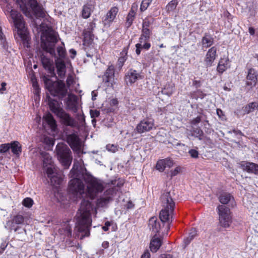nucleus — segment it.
<instances>
[{"instance_id":"obj_15","label":"nucleus","mask_w":258,"mask_h":258,"mask_svg":"<svg viewBox=\"0 0 258 258\" xmlns=\"http://www.w3.org/2000/svg\"><path fill=\"white\" fill-rule=\"evenodd\" d=\"M60 118L61 123L67 126L75 127L77 125L76 121L63 110L57 116Z\"/></svg>"},{"instance_id":"obj_43","label":"nucleus","mask_w":258,"mask_h":258,"mask_svg":"<svg viewBox=\"0 0 258 258\" xmlns=\"http://www.w3.org/2000/svg\"><path fill=\"white\" fill-rule=\"evenodd\" d=\"M135 14L136 13L133 10V8H132V10L130 12V13H128L127 17H126V25H127V26L128 27H130L132 24V22L134 20V18L135 16Z\"/></svg>"},{"instance_id":"obj_7","label":"nucleus","mask_w":258,"mask_h":258,"mask_svg":"<svg viewBox=\"0 0 258 258\" xmlns=\"http://www.w3.org/2000/svg\"><path fill=\"white\" fill-rule=\"evenodd\" d=\"M57 158L64 168L68 169L72 160L71 151L68 146L64 143H58L55 148Z\"/></svg>"},{"instance_id":"obj_9","label":"nucleus","mask_w":258,"mask_h":258,"mask_svg":"<svg viewBox=\"0 0 258 258\" xmlns=\"http://www.w3.org/2000/svg\"><path fill=\"white\" fill-rule=\"evenodd\" d=\"M45 170L52 185L57 186L61 183L63 177L61 171H57L55 168H52L51 167H47L45 169Z\"/></svg>"},{"instance_id":"obj_51","label":"nucleus","mask_w":258,"mask_h":258,"mask_svg":"<svg viewBox=\"0 0 258 258\" xmlns=\"http://www.w3.org/2000/svg\"><path fill=\"white\" fill-rule=\"evenodd\" d=\"M106 149L110 152H112V153H115L116 151H117V147L116 146H115L113 144L110 145L108 144L106 145Z\"/></svg>"},{"instance_id":"obj_6","label":"nucleus","mask_w":258,"mask_h":258,"mask_svg":"<svg viewBox=\"0 0 258 258\" xmlns=\"http://www.w3.org/2000/svg\"><path fill=\"white\" fill-rule=\"evenodd\" d=\"M5 13L6 14H10L11 19L13 20L15 29L17 30L18 34L23 40H26L27 39L26 29L23 18L20 13H18L17 11L11 9L8 6H7Z\"/></svg>"},{"instance_id":"obj_3","label":"nucleus","mask_w":258,"mask_h":258,"mask_svg":"<svg viewBox=\"0 0 258 258\" xmlns=\"http://www.w3.org/2000/svg\"><path fill=\"white\" fill-rule=\"evenodd\" d=\"M84 180L87 185L86 195H87L91 199H94L105 188L104 182L94 177L87 171L84 175Z\"/></svg>"},{"instance_id":"obj_50","label":"nucleus","mask_w":258,"mask_h":258,"mask_svg":"<svg viewBox=\"0 0 258 258\" xmlns=\"http://www.w3.org/2000/svg\"><path fill=\"white\" fill-rule=\"evenodd\" d=\"M146 39H149L150 36V31L149 28H142V33L141 34Z\"/></svg>"},{"instance_id":"obj_47","label":"nucleus","mask_w":258,"mask_h":258,"mask_svg":"<svg viewBox=\"0 0 258 258\" xmlns=\"http://www.w3.org/2000/svg\"><path fill=\"white\" fill-rule=\"evenodd\" d=\"M152 0H143L141 5L140 10L141 11H145L151 3Z\"/></svg>"},{"instance_id":"obj_16","label":"nucleus","mask_w":258,"mask_h":258,"mask_svg":"<svg viewBox=\"0 0 258 258\" xmlns=\"http://www.w3.org/2000/svg\"><path fill=\"white\" fill-rule=\"evenodd\" d=\"M41 61L43 68L48 71V73L51 74V76H55L53 60L43 54L41 56Z\"/></svg>"},{"instance_id":"obj_52","label":"nucleus","mask_w":258,"mask_h":258,"mask_svg":"<svg viewBox=\"0 0 258 258\" xmlns=\"http://www.w3.org/2000/svg\"><path fill=\"white\" fill-rule=\"evenodd\" d=\"M188 153L192 158H197L199 157V153L198 151L195 149L190 150L188 151Z\"/></svg>"},{"instance_id":"obj_58","label":"nucleus","mask_w":258,"mask_h":258,"mask_svg":"<svg viewBox=\"0 0 258 258\" xmlns=\"http://www.w3.org/2000/svg\"><path fill=\"white\" fill-rule=\"evenodd\" d=\"M201 121V117L200 116H197L195 118L192 120L191 123L193 124H196L199 123Z\"/></svg>"},{"instance_id":"obj_11","label":"nucleus","mask_w":258,"mask_h":258,"mask_svg":"<svg viewBox=\"0 0 258 258\" xmlns=\"http://www.w3.org/2000/svg\"><path fill=\"white\" fill-rule=\"evenodd\" d=\"M174 196L173 191H167L164 192L161 197V204L163 208H169L170 207L171 211H174L175 203L173 197Z\"/></svg>"},{"instance_id":"obj_27","label":"nucleus","mask_w":258,"mask_h":258,"mask_svg":"<svg viewBox=\"0 0 258 258\" xmlns=\"http://www.w3.org/2000/svg\"><path fill=\"white\" fill-rule=\"evenodd\" d=\"M149 227L150 229L155 234L159 232L160 229V223L157 220V217H152L149 220Z\"/></svg>"},{"instance_id":"obj_63","label":"nucleus","mask_w":258,"mask_h":258,"mask_svg":"<svg viewBox=\"0 0 258 258\" xmlns=\"http://www.w3.org/2000/svg\"><path fill=\"white\" fill-rule=\"evenodd\" d=\"M150 253L148 250H146L142 254L141 258H150Z\"/></svg>"},{"instance_id":"obj_23","label":"nucleus","mask_w":258,"mask_h":258,"mask_svg":"<svg viewBox=\"0 0 258 258\" xmlns=\"http://www.w3.org/2000/svg\"><path fill=\"white\" fill-rule=\"evenodd\" d=\"M76 95L69 94L66 99V104L67 107L72 111L76 112L77 110V101Z\"/></svg>"},{"instance_id":"obj_38","label":"nucleus","mask_w":258,"mask_h":258,"mask_svg":"<svg viewBox=\"0 0 258 258\" xmlns=\"http://www.w3.org/2000/svg\"><path fill=\"white\" fill-rule=\"evenodd\" d=\"M258 110V102H253L246 105L244 108V111L246 113Z\"/></svg>"},{"instance_id":"obj_20","label":"nucleus","mask_w":258,"mask_h":258,"mask_svg":"<svg viewBox=\"0 0 258 258\" xmlns=\"http://www.w3.org/2000/svg\"><path fill=\"white\" fill-rule=\"evenodd\" d=\"M114 68L112 65H111L108 67L103 77V82L105 83H108V86H109V84H111V86H112L114 83Z\"/></svg>"},{"instance_id":"obj_55","label":"nucleus","mask_w":258,"mask_h":258,"mask_svg":"<svg viewBox=\"0 0 258 258\" xmlns=\"http://www.w3.org/2000/svg\"><path fill=\"white\" fill-rule=\"evenodd\" d=\"M180 168L179 167H176L175 169L173 170H171L170 171V176L171 177L176 175L178 173L180 172Z\"/></svg>"},{"instance_id":"obj_2","label":"nucleus","mask_w":258,"mask_h":258,"mask_svg":"<svg viewBox=\"0 0 258 258\" xmlns=\"http://www.w3.org/2000/svg\"><path fill=\"white\" fill-rule=\"evenodd\" d=\"M86 169L78 163H74L69 176L72 179L69 184V192L75 198L81 199L86 195L85 185L81 178L84 179Z\"/></svg>"},{"instance_id":"obj_39","label":"nucleus","mask_w":258,"mask_h":258,"mask_svg":"<svg viewBox=\"0 0 258 258\" xmlns=\"http://www.w3.org/2000/svg\"><path fill=\"white\" fill-rule=\"evenodd\" d=\"M197 235V230L195 229H192L190 230L189 235L184 240L185 246H186L194 239Z\"/></svg>"},{"instance_id":"obj_33","label":"nucleus","mask_w":258,"mask_h":258,"mask_svg":"<svg viewBox=\"0 0 258 258\" xmlns=\"http://www.w3.org/2000/svg\"><path fill=\"white\" fill-rule=\"evenodd\" d=\"M41 154L43 157V165L44 168H46V169L47 167L55 168L52 165V158L49 154L42 152Z\"/></svg>"},{"instance_id":"obj_24","label":"nucleus","mask_w":258,"mask_h":258,"mask_svg":"<svg viewBox=\"0 0 258 258\" xmlns=\"http://www.w3.org/2000/svg\"><path fill=\"white\" fill-rule=\"evenodd\" d=\"M141 76L136 70H130L125 75L124 79L126 84H132L138 79H141Z\"/></svg>"},{"instance_id":"obj_35","label":"nucleus","mask_w":258,"mask_h":258,"mask_svg":"<svg viewBox=\"0 0 258 258\" xmlns=\"http://www.w3.org/2000/svg\"><path fill=\"white\" fill-rule=\"evenodd\" d=\"M218 198L220 202L224 205L227 204L229 202L233 200V198L230 194L226 192H222L220 193Z\"/></svg>"},{"instance_id":"obj_36","label":"nucleus","mask_w":258,"mask_h":258,"mask_svg":"<svg viewBox=\"0 0 258 258\" xmlns=\"http://www.w3.org/2000/svg\"><path fill=\"white\" fill-rule=\"evenodd\" d=\"M43 119L49 125L52 130L54 131L56 127V123L52 115L50 113H47L43 116Z\"/></svg>"},{"instance_id":"obj_34","label":"nucleus","mask_w":258,"mask_h":258,"mask_svg":"<svg viewBox=\"0 0 258 258\" xmlns=\"http://www.w3.org/2000/svg\"><path fill=\"white\" fill-rule=\"evenodd\" d=\"M214 38L210 34L206 33L202 39V45L204 48H208L213 45Z\"/></svg>"},{"instance_id":"obj_14","label":"nucleus","mask_w":258,"mask_h":258,"mask_svg":"<svg viewBox=\"0 0 258 258\" xmlns=\"http://www.w3.org/2000/svg\"><path fill=\"white\" fill-rule=\"evenodd\" d=\"M24 221V219L23 216L20 215L14 216L12 220L8 221L6 223L5 227L10 230L13 229L16 232L18 229V227L16 226V225L23 224Z\"/></svg>"},{"instance_id":"obj_46","label":"nucleus","mask_w":258,"mask_h":258,"mask_svg":"<svg viewBox=\"0 0 258 258\" xmlns=\"http://www.w3.org/2000/svg\"><path fill=\"white\" fill-rule=\"evenodd\" d=\"M165 164L164 159L159 160L156 164V169L159 171L162 172L165 169Z\"/></svg>"},{"instance_id":"obj_26","label":"nucleus","mask_w":258,"mask_h":258,"mask_svg":"<svg viewBox=\"0 0 258 258\" xmlns=\"http://www.w3.org/2000/svg\"><path fill=\"white\" fill-rule=\"evenodd\" d=\"M230 67V61L228 57H223L220 59L217 67V71L220 74H222Z\"/></svg>"},{"instance_id":"obj_59","label":"nucleus","mask_w":258,"mask_h":258,"mask_svg":"<svg viewBox=\"0 0 258 258\" xmlns=\"http://www.w3.org/2000/svg\"><path fill=\"white\" fill-rule=\"evenodd\" d=\"M194 132L195 134H196L197 137H199L200 138L203 135V131L200 128H197L196 131H195Z\"/></svg>"},{"instance_id":"obj_40","label":"nucleus","mask_w":258,"mask_h":258,"mask_svg":"<svg viewBox=\"0 0 258 258\" xmlns=\"http://www.w3.org/2000/svg\"><path fill=\"white\" fill-rule=\"evenodd\" d=\"M151 47V44L149 43H137L136 45V52L137 54L139 55L141 53V51L142 49H144L145 50H148Z\"/></svg>"},{"instance_id":"obj_49","label":"nucleus","mask_w":258,"mask_h":258,"mask_svg":"<svg viewBox=\"0 0 258 258\" xmlns=\"http://www.w3.org/2000/svg\"><path fill=\"white\" fill-rule=\"evenodd\" d=\"M22 204L25 207L30 208L33 205V201L30 198H26L24 199Z\"/></svg>"},{"instance_id":"obj_18","label":"nucleus","mask_w":258,"mask_h":258,"mask_svg":"<svg viewBox=\"0 0 258 258\" xmlns=\"http://www.w3.org/2000/svg\"><path fill=\"white\" fill-rule=\"evenodd\" d=\"M216 56L217 48L215 46L212 47L208 50L204 59L205 65L207 67L212 66Z\"/></svg>"},{"instance_id":"obj_10","label":"nucleus","mask_w":258,"mask_h":258,"mask_svg":"<svg viewBox=\"0 0 258 258\" xmlns=\"http://www.w3.org/2000/svg\"><path fill=\"white\" fill-rule=\"evenodd\" d=\"M67 142L74 151L79 153L82 150V142L78 136L73 133L67 136Z\"/></svg>"},{"instance_id":"obj_30","label":"nucleus","mask_w":258,"mask_h":258,"mask_svg":"<svg viewBox=\"0 0 258 258\" xmlns=\"http://www.w3.org/2000/svg\"><path fill=\"white\" fill-rule=\"evenodd\" d=\"M95 9V5L93 3H88L84 6L82 11V16L84 19L88 18L91 13L94 11Z\"/></svg>"},{"instance_id":"obj_22","label":"nucleus","mask_w":258,"mask_h":258,"mask_svg":"<svg viewBox=\"0 0 258 258\" xmlns=\"http://www.w3.org/2000/svg\"><path fill=\"white\" fill-rule=\"evenodd\" d=\"M47 99L50 109L56 116L63 110L57 101L51 98L50 97H48Z\"/></svg>"},{"instance_id":"obj_31","label":"nucleus","mask_w":258,"mask_h":258,"mask_svg":"<svg viewBox=\"0 0 258 258\" xmlns=\"http://www.w3.org/2000/svg\"><path fill=\"white\" fill-rule=\"evenodd\" d=\"M69 222H64L61 224V228L58 229L60 234L70 237L72 235V229Z\"/></svg>"},{"instance_id":"obj_8","label":"nucleus","mask_w":258,"mask_h":258,"mask_svg":"<svg viewBox=\"0 0 258 258\" xmlns=\"http://www.w3.org/2000/svg\"><path fill=\"white\" fill-rule=\"evenodd\" d=\"M217 210L220 225L224 228L229 227L232 222L229 208L224 205H219L217 207Z\"/></svg>"},{"instance_id":"obj_28","label":"nucleus","mask_w":258,"mask_h":258,"mask_svg":"<svg viewBox=\"0 0 258 258\" xmlns=\"http://www.w3.org/2000/svg\"><path fill=\"white\" fill-rule=\"evenodd\" d=\"M256 81L257 75L255 70L253 69H250L248 70L247 76V85L250 86V87H253L255 85Z\"/></svg>"},{"instance_id":"obj_60","label":"nucleus","mask_w":258,"mask_h":258,"mask_svg":"<svg viewBox=\"0 0 258 258\" xmlns=\"http://www.w3.org/2000/svg\"><path fill=\"white\" fill-rule=\"evenodd\" d=\"M125 59H125L124 56H120L118 58V60L119 65L120 66H122L123 65V62L125 61Z\"/></svg>"},{"instance_id":"obj_42","label":"nucleus","mask_w":258,"mask_h":258,"mask_svg":"<svg viewBox=\"0 0 258 258\" xmlns=\"http://www.w3.org/2000/svg\"><path fill=\"white\" fill-rule=\"evenodd\" d=\"M177 2L176 0L170 1L166 7V9L168 12H173L176 8Z\"/></svg>"},{"instance_id":"obj_41","label":"nucleus","mask_w":258,"mask_h":258,"mask_svg":"<svg viewBox=\"0 0 258 258\" xmlns=\"http://www.w3.org/2000/svg\"><path fill=\"white\" fill-rule=\"evenodd\" d=\"M84 40L87 43H90L93 40L94 35L90 30H85L83 32Z\"/></svg>"},{"instance_id":"obj_45","label":"nucleus","mask_w":258,"mask_h":258,"mask_svg":"<svg viewBox=\"0 0 258 258\" xmlns=\"http://www.w3.org/2000/svg\"><path fill=\"white\" fill-rule=\"evenodd\" d=\"M57 52L59 57H57L56 59H63L66 56V50L64 47L62 46H58L57 48Z\"/></svg>"},{"instance_id":"obj_48","label":"nucleus","mask_w":258,"mask_h":258,"mask_svg":"<svg viewBox=\"0 0 258 258\" xmlns=\"http://www.w3.org/2000/svg\"><path fill=\"white\" fill-rule=\"evenodd\" d=\"M10 149V144H3L0 145V153L5 154L8 152Z\"/></svg>"},{"instance_id":"obj_57","label":"nucleus","mask_w":258,"mask_h":258,"mask_svg":"<svg viewBox=\"0 0 258 258\" xmlns=\"http://www.w3.org/2000/svg\"><path fill=\"white\" fill-rule=\"evenodd\" d=\"M95 27H96V24L94 22H92L89 24L88 27L86 30H90L92 32V30H93V29Z\"/></svg>"},{"instance_id":"obj_21","label":"nucleus","mask_w":258,"mask_h":258,"mask_svg":"<svg viewBox=\"0 0 258 258\" xmlns=\"http://www.w3.org/2000/svg\"><path fill=\"white\" fill-rule=\"evenodd\" d=\"M56 72L60 79H63L66 73V66L64 60L62 59L55 60Z\"/></svg>"},{"instance_id":"obj_25","label":"nucleus","mask_w":258,"mask_h":258,"mask_svg":"<svg viewBox=\"0 0 258 258\" xmlns=\"http://www.w3.org/2000/svg\"><path fill=\"white\" fill-rule=\"evenodd\" d=\"M244 206L248 210L252 215H257L258 217V203L252 202L250 200H244Z\"/></svg>"},{"instance_id":"obj_13","label":"nucleus","mask_w":258,"mask_h":258,"mask_svg":"<svg viewBox=\"0 0 258 258\" xmlns=\"http://www.w3.org/2000/svg\"><path fill=\"white\" fill-rule=\"evenodd\" d=\"M154 126V121L152 119L145 118L141 121L136 126V130L139 133H143L151 130Z\"/></svg>"},{"instance_id":"obj_54","label":"nucleus","mask_w":258,"mask_h":258,"mask_svg":"<svg viewBox=\"0 0 258 258\" xmlns=\"http://www.w3.org/2000/svg\"><path fill=\"white\" fill-rule=\"evenodd\" d=\"M164 160L165 161V163H166V164H165L166 167L170 168L173 165V162L172 160H171L170 159H164Z\"/></svg>"},{"instance_id":"obj_4","label":"nucleus","mask_w":258,"mask_h":258,"mask_svg":"<svg viewBox=\"0 0 258 258\" xmlns=\"http://www.w3.org/2000/svg\"><path fill=\"white\" fill-rule=\"evenodd\" d=\"M57 35L56 32L49 27L42 30L41 34V46L43 50L55 56V44L57 41Z\"/></svg>"},{"instance_id":"obj_44","label":"nucleus","mask_w":258,"mask_h":258,"mask_svg":"<svg viewBox=\"0 0 258 258\" xmlns=\"http://www.w3.org/2000/svg\"><path fill=\"white\" fill-rule=\"evenodd\" d=\"M162 92L163 94L169 96L171 95L174 92L173 86H172V85H170L169 84L168 85H166Z\"/></svg>"},{"instance_id":"obj_5","label":"nucleus","mask_w":258,"mask_h":258,"mask_svg":"<svg viewBox=\"0 0 258 258\" xmlns=\"http://www.w3.org/2000/svg\"><path fill=\"white\" fill-rule=\"evenodd\" d=\"M43 81L51 95L57 96L60 99L67 96L68 90L65 84L62 81H52L48 77L44 76Z\"/></svg>"},{"instance_id":"obj_61","label":"nucleus","mask_w":258,"mask_h":258,"mask_svg":"<svg viewBox=\"0 0 258 258\" xmlns=\"http://www.w3.org/2000/svg\"><path fill=\"white\" fill-rule=\"evenodd\" d=\"M110 222L107 221L105 223V225L102 227V229L104 231H107L108 230V227L110 226Z\"/></svg>"},{"instance_id":"obj_64","label":"nucleus","mask_w":258,"mask_h":258,"mask_svg":"<svg viewBox=\"0 0 258 258\" xmlns=\"http://www.w3.org/2000/svg\"><path fill=\"white\" fill-rule=\"evenodd\" d=\"M160 258H173V256L170 254H163L160 255Z\"/></svg>"},{"instance_id":"obj_19","label":"nucleus","mask_w":258,"mask_h":258,"mask_svg":"<svg viewBox=\"0 0 258 258\" xmlns=\"http://www.w3.org/2000/svg\"><path fill=\"white\" fill-rule=\"evenodd\" d=\"M118 12V9L116 7L111 8L103 19L102 22L104 25H109L114 21Z\"/></svg>"},{"instance_id":"obj_53","label":"nucleus","mask_w":258,"mask_h":258,"mask_svg":"<svg viewBox=\"0 0 258 258\" xmlns=\"http://www.w3.org/2000/svg\"><path fill=\"white\" fill-rule=\"evenodd\" d=\"M90 115H91V116L92 118L97 117L100 115V112L99 111H97L96 110H90Z\"/></svg>"},{"instance_id":"obj_56","label":"nucleus","mask_w":258,"mask_h":258,"mask_svg":"<svg viewBox=\"0 0 258 258\" xmlns=\"http://www.w3.org/2000/svg\"><path fill=\"white\" fill-rule=\"evenodd\" d=\"M33 87L35 90L36 94H38L40 92L39 88L38 83L36 81H33Z\"/></svg>"},{"instance_id":"obj_29","label":"nucleus","mask_w":258,"mask_h":258,"mask_svg":"<svg viewBox=\"0 0 258 258\" xmlns=\"http://www.w3.org/2000/svg\"><path fill=\"white\" fill-rule=\"evenodd\" d=\"M161 240L157 236V235L155 234L152 237L150 243V248L152 252H156L159 249L162 245Z\"/></svg>"},{"instance_id":"obj_37","label":"nucleus","mask_w":258,"mask_h":258,"mask_svg":"<svg viewBox=\"0 0 258 258\" xmlns=\"http://www.w3.org/2000/svg\"><path fill=\"white\" fill-rule=\"evenodd\" d=\"M10 148L14 154L19 156L22 152L21 145L18 141H13L10 144Z\"/></svg>"},{"instance_id":"obj_17","label":"nucleus","mask_w":258,"mask_h":258,"mask_svg":"<svg viewBox=\"0 0 258 258\" xmlns=\"http://www.w3.org/2000/svg\"><path fill=\"white\" fill-rule=\"evenodd\" d=\"M239 164L243 171L254 174H258V164L247 161H242Z\"/></svg>"},{"instance_id":"obj_1","label":"nucleus","mask_w":258,"mask_h":258,"mask_svg":"<svg viewBox=\"0 0 258 258\" xmlns=\"http://www.w3.org/2000/svg\"><path fill=\"white\" fill-rule=\"evenodd\" d=\"M92 210V205L89 201L85 200L82 201L80 208L76 215V225L75 229V231L78 233V236L81 234V239L90 235V228L92 223L91 211Z\"/></svg>"},{"instance_id":"obj_62","label":"nucleus","mask_w":258,"mask_h":258,"mask_svg":"<svg viewBox=\"0 0 258 258\" xmlns=\"http://www.w3.org/2000/svg\"><path fill=\"white\" fill-rule=\"evenodd\" d=\"M149 39H146L144 38V36L142 35H141L140 39H139V43H147L148 40Z\"/></svg>"},{"instance_id":"obj_12","label":"nucleus","mask_w":258,"mask_h":258,"mask_svg":"<svg viewBox=\"0 0 258 258\" xmlns=\"http://www.w3.org/2000/svg\"><path fill=\"white\" fill-rule=\"evenodd\" d=\"M116 191V189L114 187L107 189L105 191L103 196L97 200V206L99 207L106 206L110 201L112 200V197Z\"/></svg>"},{"instance_id":"obj_32","label":"nucleus","mask_w":258,"mask_h":258,"mask_svg":"<svg viewBox=\"0 0 258 258\" xmlns=\"http://www.w3.org/2000/svg\"><path fill=\"white\" fill-rule=\"evenodd\" d=\"M173 211H171L170 207L169 208H164L160 211V219L162 222H165L169 220V217L172 214Z\"/></svg>"}]
</instances>
